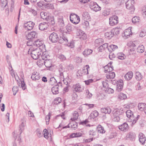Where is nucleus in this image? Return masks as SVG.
<instances>
[{"mask_svg": "<svg viewBox=\"0 0 146 146\" xmlns=\"http://www.w3.org/2000/svg\"><path fill=\"white\" fill-rule=\"evenodd\" d=\"M135 76L136 79L138 80H141L143 77L141 73L138 72H136Z\"/></svg>", "mask_w": 146, "mask_h": 146, "instance_id": "473e14b6", "label": "nucleus"}, {"mask_svg": "<svg viewBox=\"0 0 146 146\" xmlns=\"http://www.w3.org/2000/svg\"><path fill=\"white\" fill-rule=\"evenodd\" d=\"M137 51L138 52L142 53L145 51L144 46L143 45L139 46L137 49Z\"/></svg>", "mask_w": 146, "mask_h": 146, "instance_id": "c756f323", "label": "nucleus"}, {"mask_svg": "<svg viewBox=\"0 0 146 146\" xmlns=\"http://www.w3.org/2000/svg\"><path fill=\"white\" fill-rule=\"evenodd\" d=\"M117 57L121 60L124 59L125 58V56L123 53H119L117 54Z\"/></svg>", "mask_w": 146, "mask_h": 146, "instance_id": "4c0bfd02", "label": "nucleus"}, {"mask_svg": "<svg viewBox=\"0 0 146 146\" xmlns=\"http://www.w3.org/2000/svg\"><path fill=\"white\" fill-rule=\"evenodd\" d=\"M29 11L31 13H32L34 16L36 15H37V11L34 9H31L29 10Z\"/></svg>", "mask_w": 146, "mask_h": 146, "instance_id": "4d7b16f0", "label": "nucleus"}, {"mask_svg": "<svg viewBox=\"0 0 146 146\" xmlns=\"http://www.w3.org/2000/svg\"><path fill=\"white\" fill-rule=\"evenodd\" d=\"M31 78L33 80H38L40 78V76L38 73L34 72L31 76Z\"/></svg>", "mask_w": 146, "mask_h": 146, "instance_id": "aec40b11", "label": "nucleus"}, {"mask_svg": "<svg viewBox=\"0 0 146 146\" xmlns=\"http://www.w3.org/2000/svg\"><path fill=\"white\" fill-rule=\"evenodd\" d=\"M118 17L115 15H113L109 18V24L111 26H113L118 23Z\"/></svg>", "mask_w": 146, "mask_h": 146, "instance_id": "9b49d317", "label": "nucleus"}, {"mask_svg": "<svg viewBox=\"0 0 146 146\" xmlns=\"http://www.w3.org/2000/svg\"><path fill=\"white\" fill-rule=\"evenodd\" d=\"M42 50L38 48H34L33 47H30L28 51V54L31 55L32 57L35 60L37 59L42 53Z\"/></svg>", "mask_w": 146, "mask_h": 146, "instance_id": "f03ea898", "label": "nucleus"}, {"mask_svg": "<svg viewBox=\"0 0 146 146\" xmlns=\"http://www.w3.org/2000/svg\"><path fill=\"white\" fill-rule=\"evenodd\" d=\"M127 116L128 118H129L130 119L134 117L133 115L132 111L130 110H128L126 112Z\"/></svg>", "mask_w": 146, "mask_h": 146, "instance_id": "2f4dec72", "label": "nucleus"}, {"mask_svg": "<svg viewBox=\"0 0 146 146\" xmlns=\"http://www.w3.org/2000/svg\"><path fill=\"white\" fill-rule=\"evenodd\" d=\"M44 62L46 68H49L52 66V62L51 59H46L44 61Z\"/></svg>", "mask_w": 146, "mask_h": 146, "instance_id": "6ab92c4d", "label": "nucleus"}, {"mask_svg": "<svg viewBox=\"0 0 146 146\" xmlns=\"http://www.w3.org/2000/svg\"><path fill=\"white\" fill-rule=\"evenodd\" d=\"M73 88L76 92H82L84 89V87L82 86L79 84L74 85Z\"/></svg>", "mask_w": 146, "mask_h": 146, "instance_id": "f8f14e48", "label": "nucleus"}, {"mask_svg": "<svg viewBox=\"0 0 146 146\" xmlns=\"http://www.w3.org/2000/svg\"><path fill=\"white\" fill-rule=\"evenodd\" d=\"M56 80L54 77H52L50 78L49 81V84L52 85H54L55 83Z\"/></svg>", "mask_w": 146, "mask_h": 146, "instance_id": "8fccbe9b", "label": "nucleus"}, {"mask_svg": "<svg viewBox=\"0 0 146 146\" xmlns=\"http://www.w3.org/2000/svg\"><path fill=\"white\" fill-rule=\"evenodd\" d=\"M59 71L60 72V76H61V77L62 76H63V72L64 71V70H63L62 68H60L59 69Z\"/></svg>", "mask_w": 146, "mask_h": 146, "instance_id": "338daca9", "label": "nucleus"}, {"mask_svg": "<svg viewBox=\"0 0 146 146\" xmlns=\"http://www.w3.org/2000/svg\"><path fill=\"white\" fill-rule=\"evenodd\" d=\"M126 95L123 93H121L119 96V98L120 100H123L127 98Z\"/></svg>", "mask_w": 146, "mask_h": 146, "instance_id": "a18cd8bd", "label": "nucleus"}, {"mask_svg": "<svg viewBox=\"0 0 146 146\" xmlns=\"http://www.w3.org/2000/svg\"><path fill=\"white\" fill-rule=\"evenodd\" d=\"M106 37L108 39H111L114 35L113 32L112 31H110L106 33L105 34Z\"/></svg>", "mask_w": 146, "mask_h": 146, "instance_id": "393cba45", "label": "nucleus"}, {"mask_svg": "<svg viewBox=\"0 0 146 146\" xmlns=\"http://www.w3.org/2000/svg\"><path fill=\"white\" fill-rule=\"evenodd\" d=\"M77 123L76 122H73V124L71 125V128L75 130L77 128Z\"/></svg>", "mask_w": 146, "mask_h": 146, "instance_id": "052dcab7", "label": "nucleus"}, {"mask_svg": "<svg viewBox=\"0 0 146 146\" xmlns=\"http://www.w3.org/2000/svg\"><path fill=\"white\" fill-rule=\"evenodd\" d=\"M140 21L139 17L137 16H135L133 17L132 19V21L133 23L139 22Z\"/></svg>", "mask_w": 146, "mask_h": 146, "instance_id": "ea45409f", "label": "nucleus"}, {"mask_svg": "<svg viewBox=\"0 0 146 146\" xmlns=\"http://www.w3.org/2000/svg\"><path fill=\"white\" fill-rule=\"evenodd\" d=\"M35 25V23L33 22L29 21L24 24V27L26 30H30L33 28Z\"/></svg>", "mask_w": 146, "mask_h": 146, "instance_id": "ddd939ff", "label": "nucleus"}, {"mask_svg": "<svg viewBox=\"0 0 146 146\" xmlns=\"http://www.w3.org/2000/svg\"><path fill=\"white\" fill-rule=\"evenodd\" d=\"M43 44L44 42L42 40L38 39L34 42L33 44L38 47V48L42 50L45 48V45Z\"/></svg>", "mask_w": 146, "mask_h": 146, "instance_id": "423d86ee", "label": "nucleus"}, {"mask_svg": "<svg viewBox=\"0 0 146 146\" xmlns=\"http://www.w3.org/2000/svg\"><path fill=\"white\" fill-rule=\"evenodd\" d=\"M117 82L116 86V90L118 92H120L122 90L123 87V81L122 80H120Z\"/></svg>", "mask_w": 146, "mask_h": 146, "instance_id": "4468645a", "label": "nucleus"}, {"mask_svg": "<svg viewBox=\"0 0 146 146\" xmlns=\"http://www.w3.org/2000/svg\"><path fill=\"white\" fill-rule=\"evenodd\" d=\"M102 39L101 38H99L98 39H97L95 41V44H99V45H100L102 44Z\"/></svg>", "mask_w": 146, "mask_h": 146, "instance_id": "864d4df0", "label": "nucleus"}, {"mask_svg": "<svg viewBox=\"0 0 146 146\" xmlns=\"http://www.w3.org/2000/svg\"><path fill=\"white\" fill-rule=\"evenodd\" d=\"M57 57L61 61H63L66 60L65 57L63 54H58L57 55Z\"/></svg>", "mask_w": 146, "mask_h": 146, "instance_id": "de8ad7c7", "label": "nucleus"}, {"mask_svg": "<svg viewBox=\"0 0 146 146\" xmlns=\"http://www.w3.org/2000/svg\"><path fill=\"white\" fill-rule=\"evenodd\" d=\"M59 85L61 86V83L59 82L58 84L53 86L52 88V92L54 94H56L59 93L58 87Z\"/></svg>", "mask_w": 146, "mask_h": 146, "instance_id": "dca6fc26", "label": "nucleus"}, {"mask_svg": "<svg viewBox=\"0 0 146 146\" xmlns=\"http://www.w3.org/2000/svg\"><path fill=\"white\" fill-rule=\"evenodd\" d=\"M142 13L143 16L146 17V7H144L143 8Z\"/></svg>", "mask_w": 146, "mask_h": 146, "instance_id": "774afa93", "label": "nucleus"}, {"mask_svg": "<svg viewBox=\"0 0 146 146\" xmlns=\"http://www.w3.org/2000/svg\"><path fill=\"white\" fill-rule=\"evenodd\" d=\"M41 17L44 19L47 20L48 19V16L47 13L46 12H42L40 14Z\"/></svg>", "mask_w": 146, "mask_h": 146, "instance_id": "7c9ffc66", "label": "nucleus"}, {"mask_svg": "<svg viewBox=\"0 0 146 146\" xmlns=\"http://www.w3.org/2000/svg\"><path fill=\"white\" fill-rule=\"evenodd\" d=\"M106 76L108 79H113L115 77V74L113 72H109L106 74Z\"/></svg>", "mask_w": 146, "mask_h": 146, "instance_id": "5701e85b", "label": "nucleus"}, {"mask_svg": "<svg viewBox=\"0 0 146 146\" xmlns=\"http://www.w3.org/2000/svg\"><path fill=\"white\" fill-rule=\"evenodd\" d=\"M126 137L127 138H129L131 139H133L135 138V135L134 133L130 132L128 133L126 136Z\"/></svg>", "mask_w": 146, "mask_h": 146, "instance_id": "37998d69", "label": "nucleus"}, {"mask_svg": "<svg viewBox=\"0 0 146 146\" xmlns=\"http://www.w3.org/2000/svg\"><path fill=\"white\" fill-rule=\"evenodd\" d=\"M132 32L131 31L130 29H127L125 30L124 33L125 36L127 38L130 35H131Z\"/></svg>", "mask_w": 146, "mask_h": 146, "instance_id": "58836bf2", "label": "nucleus"}, {"mask_svg": "<svg viewBox=\"0 0 146 146\" xmlns=\"http://www.w3.org/2000/svg\"><path fill=\"white\" fill-rule=\"evenodd\" d=\"M123 112V110L121 109L113 111L112 116L113 120L115 122L119 121L120 119L121 115L120 114V112L121 113Z\"/></svg>", "mask_w": 146, "mask_h": 146, "instance_id": "7ed1b4c3", "label": "nucleus"}, {"mask_svg": "<svg viewBox=\"0 0 146 146\" xmlns=\"http://www.w3.org/2000/svg\"><path fill=\"white\" fill-rule=\"evenodd\" d=\"M50 116V113H48V114L46 116L45 120H46V123L47 125L49 124V122Z\"/></svg>", "mask_w": 146, "mask_h": 146, "instance_id": "3c124183", "label": "nucleus"}, {"mask_svg": "<svg viewBox=\"0 0 146 146\" xmlns=\"http://www.w3.org/2000/svg\"><path fill=\"white\" fill-rule=\"evenodd\" d=\"M86 94L87 95V97L89 98H90L92 96V94L89 92L88 90H86Z\"/></svg>", "mask_w": 146, "mask_h": 146, "instance_id": "13d9d810", "label": "nucleus"}, {"mask_svg": "<svg viewBox=\"0 0 146 146\" xmlns=\"http://www.w3.org/2000/svg\"><path fill=\"white\" fill-rule=\"evenodd\" d=\"M90 7L92 10L96 12H97L101 9V7L99 6L96 3L94 2H90Z\"/></svg>", "mask_w": 146, "mask_h": 146, "instance_id": "9d476101", "label": "nucleus"}, {"mask_svg": "<svg viewBox=\"0 0 146 146\" xmlns=\"http://www.w3.org/2000/svg\"><path fill=\"white\" fill-rule=\"evenodd\" d=\"M45 8L47 9H53L54 8L53 5L51 3H46L44 5Z\"/></svg>", "mask_w": 146, "mask_h": 146, "instance_id": "79ce46f5", "label": "nucleus"}, {"mask_svg": "<svg viewBox=\"0 0 146 146\" xmlns=\"http://www.w3.org/2000/svg\"><path fill=\"white\" fill-rule=\"evenodd\" d=\"M25 35L26 38L28 40H33L37 36V33L35 31H32L29 33L27 32H25Z\"/></svg>", "mask_w": 146, "mask_h": 146, "instance_id": "6e6552de", "label": "nucleus"}, {"mask_svg": "<svg viewBox=\"0 0 146 146\" xmlns=\"http://www.w3.org/2000/svg\"><path fill=\"white\" fill-rule=\"evenodd\" d=\"M118 128L119 129L122 131H125L128 130L129 126L127 123L125 122L119 126Z\"/></svg>", "mask_w": 146, "mask_h": 146, "instance_id": "2eb2a0df", "label": "nucleus"}, {"mask_svg": "<svg viewBox=\"0 0 146 146\" xmlns=\"http://www.w3.org/2000/svg\"><path fill=\"white\" fill-rule=\"evenodd\" d=\"M133 76V73L132 72H129L125 76V78L127 80H129L131 79Z\"/></svg>", "mask_w": 146, "mask_h": 146, "instance_id": "b1692460", "label": "nucleus"}, {"mask_svg": "<svg viewBox=\"0 0 146 146\" xmlns=\"http://www.w3.org/2000/svg\"><path fill=\"white\" fill-rule=\"evenodd\" d=\"M90 135H92L94 137H96L98 136V134L96 131H94L93 129L90 130L89 132Z\"/></svg>", "mask_w": 146, "mask_h": 146, "instance_id": "e433bc0d", "label": "nucleus"}, {"mask_svg": "<svg viewBox=\"0 0 146 146\" xmlns=\"http://www.w3.org/2000/svg\"><path fill=\"white\" fill-rule=\"evenodd\" d=\"M49 39L52 43L56 42L59 40L58 35L57 33L53 32L50 35Z\"/></svg>", "mask_w": 146, "mask_h": 146, "instance_id": "0eeeda50", "label": "nucleus"}, {"mask_svg": "<svg viewBox=\"0 0 146 146\" xmlns=\"http://www.w3.org/2000/svg\"><path fill=\"white\" fill-rule=\"evenodd\" d=\"M82 16L83 18L86 19H89L90 17V16L88 13L86 12H85L83 13Z\"/></svg>", "mask_w": 146, "mask_h": 146, "instance_id": "49530a36", "label": "nucleus"}, {"mask_svg": "<svg viewBox=\"0 0 146 146\" xmlns=\"http://www.w3.org/2000/svg\"><path fill=\"white\" fill-rule=\"evenodd\" d=\"M48 26V24L45 22L41 23L39 25V29L41 31H44L46 29Z\"/></svg>", "mask_w": 146, "mask_h": 146, "instance_id": "a211bd4d", "label": "nucleus"}, {"mask_svg": "<svg viewBox=\"0 0 146 146\" xmlns=\"http://www.w3.org/2000/svg\"><path fill=\"white\" fill-rule=\"evenodd\" d=\"M146 106V104L143 103H139L138 105V107L139 110L141 111H143L144 110Z\"/></svg>", "mask_w": 146, "mask_h": 146, "instance_id": "c9c22d12", "label": "nucleus"}, {"mask_svg": "<svg viewBox=\"0 0 146 146\" xmlns=\"http://www.w3.org/2000/svg\"><path fill=\"white\" fill-rule=\"evenodd\" d=\"M12 90L13 92V94L15 95L18 91V88L17 86H14L13 87Z\"/></svg>", "mask_w": 146, "mask_h": 146, "instance_id": "6e6d98bb", "label": "nucleus"}, {"mask_svg": "<svg viewBox=\"0 0 146 146\" xmlns=\"http://www.w3.org/2000/svg\"><path fill=\"white\" fill-rule=\"evenodd\" d=\"M134 3V1L133 0H128L127 2L125 3L126 8L131 10L130 12L131 13H133L135 10L133 5Z\"/></svg>", "mask_w": 146, "mask_h": 146, "instance_id": "20e7f679", "label": "nucleus"}, {"mask_svg": "<svg viewBox=\"0 0 146 146\" xmlns=\"http://www.w3.org/2000/svg\"><path fill=\"white\" fill-rule=\"evenodd\" d=\"M97 130L98 132L100 133H104L105 132V131L104 127L100 125H99L98 126Z\"/></svg>", "mask_w": 146, "mask_h": 146, "instance_id": "cd10ccee", "label": "nucleus"}, {"mask_svg": "<svg viewBox=\"0 0 146 146\" xmlns=\"http://www.w3.org/2000/svg\"><path fill=\"white\" fill-rule=\"evenodd\" d=\"M93 81V80L92 79H90L87 80H85L84 82L86 85H89L90 84L92 83Z\"/></svg>", "mask_w": 146, "mask_h": 146, "instance_id": "e2e57ef3", "label": "nucleus"}, {"mask_svg": "<svg viewBox=\"0 0 146 146\" xmlns=\"http://www.w3.org/2000/svg\"><path fill=\"white\" fill-rule=\"evenodd\" d=\"M115 1L118 5H120L125 3L124 0H115Z\"/></svg>", "mask_w": 146, "mask_h": 146, "instance_id": "5fc2aeb1", "label": "nucleus"}, {"mask_svg": "<svg viewBox=\"0 0 146 146\" xmlns=\"http://www.w3.org/2000/svg\"><path fill=\"white\" fill-rule=\"evenodd\" d=\"M76 34L78 36L80 37L84 34V32L81 30H79L78 31Z\"/></svg>", "mask_w": 146, "mask_h": 146, "instance_id": "bf43d9fd", "label": "nucleus"}, {"mask_svg": "<svg viewBox=\"0 0 146 146\" xmlns=\"http://www.w3.org/2000/svg\"><path fill=\"white\" fill-rule=\"evenodd\" d=\"M99 114L98 112L96 110L93 111L90 114V116L91 118L94 119L97 117Z\"/></svg>", "mask_w": 146, "mask_h": 146, "instance_id": "f704fd0d", "label": "nucleus"}, {"mask_svg": "<svg viewBox=\"0 0 146 146\" xmlns=\"http://www.w3.org/2000/svg\"><path fill=\"white\" fill-rule=\"evenodd\" d=\"M146 35V29H143L139 35L140 37H143Z\"/></svg>", "mask_w": 146, "mask_h": 146, "instance_id": "09e8293b", "label": "nucleus"}, {"mask_svg": "<svg viewBox=\"0 0 146 146\" xmlns=\"http://www.w3.org/2000/svg\"><path fill=\"white\" fill-rule=\"evenodd\" d=\"M26 125V121L23 119L21 120V123L19 125V132L15 131L12 133L13 137L14 138V141L13 143V146H17V144L20 145L21 142L20 137Z\"/></svg>", "mask_w": 146, "mask_h": 146, "instance_id": "f257e3e1", "label": "nucleus"}, {"mask_svg": "<svg viewBox=\"0 0 146 146\" xmlns=\"http://www.w3.org/2000/svg\"><path fill=\"white\" fill-rule=\"evenodd\" d=\"M101 111L103 113L109 114L111 113V110L110 107H108L106 108H102Z\"/></svg>", "mask_w": 146, "mask_h": 146, "instance_id": "412c9836", "label": "nucleus"}, {"mask_svg": "<svg viewBox=\"0 0 146 146\" xmlns=\"http://www.w3.org/2000/svg\"><path fill=\"white\" fill-rule=\"evenodd\" d=\"M61 101V99L60 98H56L54 101V103L56 104H58L60 103Z\"/></svg>", "mask_w": 146, "mask_h": 146, "instance_id": "603ef678", "label": "nucleus"}, {"mask_svg": "<svg viewBox=\"0 0 146 146\" xmlns=\"http://www.w3.org/2000/svg\"><path fill=\"white\" fill-rule=\"evenodd\" d=\"M79 116V114L78 112L75 111L73 113V117L71 118L70 120L72 121H74L77 119Z\"/></svg>", "mask_w": 146, "mask_h": 146, "instance_id": "4be33fe9", "label": "nucleus"}, {"mask_svg": "<svg viewBox=\"0 0 146 146\" xmlns=\"http://www.w3.org/2000/svg\"><path fill=\"white\" fill-rule=\"evenodd\" d=\"M115 57V55L113 53L111 52L109 55V58L111 60H113V58Z\"/></svg>", "mask_w": 146, "mask_h": 146, "instance_id": "680f3d73", "label": "nucleus"}, {"mask_svg": "<svg viewBox=\"0 0 146 146\" xmlns=\"http://www.w3.org/2000/svg\"><path fill=\"white\" fill-rule=\"evenodd\" d=\"M139 140L142 145H144L146 139L145 135L142 133H140L139 135Z\"/></svg>", "mask_w": 146, "mask_h": 146, "instance_id": "f3484780", "label": "nucleus"}, {"mask_svg": "<svg viewBox=\"0 0 146 146\" xmlns=\"http://www.w3.org/2000/svg\"><path fill=\"white\" fill-rule=\"evenodd\" d=\"M1 7L4 8L7 6V0H1Z\"/></svg>", "mask_w": 146, "mask_h": 146, "instance_id": "c03bdc74", "label": "nucleus"}, {"mask_svg": "<svg viewBox=\"0 0 146 146\" xmlns=\"http://www.w3.org/2000/svg\"><path fill=\"white\" fill-rule=\"evenodd\" d=\"M70 17V21L74 24H78L80 21L79 17L76 14L74 13L71 14Z\"/></svg>", "mask_w": 146, "mask_h": 146, "instance_id": "39448f33", "label": "nucleus"}, {"mask_svg": "<svg viewBox=\"0 0 146 146\" xmlns=\"http://www.w3.org/2000/svg\"><path fill=\"white\" fill-rule=\"evenodd\" d=\"M58 24L61 27H63L64 25V22L63 20L62 17H60L58 18Z\"/></svg>", "mask_w": 146, "mask_h": 146, "instance_id": "72a5a7b5", "label": "nucleus"}, {"mask_svg": "<svg viewBox=\"0 0 146 146\" xmlns=\"http://www.w3.org/2000/svg\"><path fill=\"white\" fill-rule=\"evenodd\" d=\"M108 44L107 43H105L103 44V45H101L99 47V50L100 52H102L103 50H104L106 48L108 49Z\"/></svg>", "mask_w": 146, "mask_h": 146, "instance_id": "bb28decb", "label": "nucleus"}, {"mask_svg": "<svg viewBox=\"0 0 146 146\" xmlns=\"http://www.w3.org/2000/svg\"><path fill=\"white\" fill-rule=\"evenodd\" d=\"M21 87L23 90H25L26 88V86L24 81L21 82Z\"/></svg>", "mask_w": 146, "mask_h": 146, "instance_id": "69168bd1", "label": "nucleus"}, {"mask_svg": "<svg viewBox=\"0 0 146 146\" xmlns=\"http://www.w3.org/2000/svg\"><path fill=\"white\" fill-rule=\"evenodd\" d=\"M90 70V67L88 65H86L84 66L82 70H79L78 71V73L79 75L82 76V74H88V71Z\"/></svg>", "mask_w": 146, "mask_h": 146, "instance_id": "1a4fd4ad", "label": "nucleus"}, {"mask_svg": "<svg viewBox=\"0 0 146 146\" xmlns=\"http://www.w3.org/2000/svg\"><path fill=\"white\" fill-rule=\"evenodd\" d=\"M43 133L44 137L46 139H48L49 136L50 137V136L51 135H49L48 131L46 129H44L43 131Z\"/></svg>", "mask_w": 146, "mask_h": 146, "instance_id": "a19ab883", "label": "nucleus"}, {"mask_svg": "<svg viewBox=\"0 0 146 146\" xmlns=\"http://www.w3.org/2000/svg\"><path fill=\"white\" fill-rule=\"evenodd\" d=\"M109 65H111V63H109L107 65L104 67V71L105 72H108V70L109 68Z\"/></svg>", "mask_w": 146, "mask_h": 146, "instance_id": "0e129e2a", "label": "nucleus"}, {"mask_svg": "<svg viewBox=\"0 0 146 146\" xmlns=\"http://www.w3.org/2000/svg\"><path fill=\"white\" fill-rule=\"evenodd\" d=\"M92 50L90 49H85L83 52V54L85 56L90 55L92 53Z\"/></svg>", "mask_w": 146, "mask_h": 146, "instance_id": "c85d7f7f", "label": "nucleus"}, {"mask_svg": "<svg viewBox=\"0 0 146 146\" xmlns=\"http://www.w3.org/2000/svg\"><path fill=\"white\" fill-rule=\"evenodd\" d=\"M118 47L116 45L111 44L108 46V50L109 52H112V51H114Z\"/></svg>", "mask_w": 146, "mask_h": 146, "instance_id": "a878e982", "label": "nucleus"}]
</instances>
